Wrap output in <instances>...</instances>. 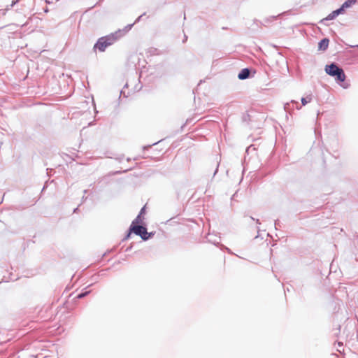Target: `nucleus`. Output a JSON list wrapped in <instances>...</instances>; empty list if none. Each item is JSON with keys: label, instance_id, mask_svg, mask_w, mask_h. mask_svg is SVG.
Returning <instances> with one entry per match:
<instances>
[{"label": "nucleus", "instance_id": "obj_1", "mask_svg": "<svg viewBox=\"0 0 358 358\" xmlns=\"http://www.w3.org/2000/svg\"><path fill=\"white\" fill-rule=\"evenodd\" d=\"M324 71L327 75L334 78L336 83L339 84L341 87L344 89L349 87L350 85L345 83L346 78L345 72L338 64L332 62L327 64L324 67Z\"/></svg>", "mask_w": 358, "mask_h": 358}, {"label": "nucleus", "instance_id": "obj_2", "mask_svg": "<svg viewBox=\"0 0 358 358\" xmlns=\"http://www.w3.org/2000/svg\"><path fill=\"white\" fill-rule=\"evenodd\" d=\"M120 35L121 31L119 30L109 35L100 37L94 45L93 50L96 52L98 50L99 52H104L108 47L113 45L120 37Z\"/></svg>", "mask_w": 358, "mask_h": 358}, {"label": "nucleus", "instance_id": "obj_3", "mask_svg": "<svg viewBox=\"0 0 358 358\" xmlns=\"http://www.w3.org/2000/svg\"><path fill=\"white\" fill-rule=\"evenodd\" d=\"M130 226L133 227V233L141 238L143 237L147 229L145 225L140 224V223L131 222Z\"/></svg>", "mask_w": 358, "mask_h": 358}, {"label": "nucleus", "instance_id": "obj_4", "mask_svg": "<svg viewBox=\"0 0 358 358\" xmlns=\"http://www.w3.org/2000/svg\"><path fill=\"white\" fill-rule=\"evenodd\" d=\"M252 71V70L250 68L242 69L238 74V78L241 80H246L250 77H252V76H254L255 71H253V74L251 75Z\"/></svg>", "mask_w": 358, "mask_h": 358}, {"label": "nucleus", "instance_id": "obj_5", "mask_svg": "<svg viewBox=\"0 0 358 358\" xmlns=\"http://www.w3.org/2000/svg\"><path fill=\"white\" fill-rule=\"evenodd\" d=\"M343 13H344V11L340 6L338 8L333 10L331 13H329L325 18L321 20L320 22L322 24L324 21L333 20L339 15Z\"/></svg>", "mask_w": 358, "mask_h": 358}, {"label": "nucleus", "instance_id": "obj_6", "mask_svg": "<svg viewBox=\"0 0 358 358\" xmlns=\"http://www.w3.org/2000/svg\"><path fill=\"white\" fill-rule=\"evenodd\" d=\"M329 39L328 38H323L318 43V50L325 51L328 48Z\"/></svg>", "mask_w": 358, "mask_h": 358}, {"label": "nucleus", "instance_id": "obj_7", "mask_svg": "<svg viewBox=\"0 0 358 358\" xmlns=\"http://www.w3.org/2000/svg\"><path fill=\"white\" fill-rule=\"evenodd\" d=\"M145 206H143L138 215H137V217L132 221V222H134V223H141L142 222L143 220L144 219V216L143 215L145 214Z\"/></svg>", "mask_w": 358, "mask_h": 358}, {"label": "nucleus", "instance_id": "obj_8", "mask_svg": "<svg viewBox=\"0 0 358 358\" xmlns=\"http://www.w3.org/2000/svg\"><path fill=\"white\" fill-rule=\"evenodd\" d=\"M358 0H346L341 6V8L345 12V9L351 8L357 3Z\"/></svg>", "mask_w": 358, "mask_h": 358}, {"label": "nucleus", "instance_id": "obj_9", "mask_svg": "<svg viewBox=\"0 0 358 358\" xmlns=\"http://www.w3.org/2000/svg\"><path fill=\"white\" fill-rule=\"evenodd\" d=\"M208 241L216 245L220 243V237L215 235L208 234L207 236Z\"/></svg>", "mask_w": 358, "mask_h": 358}, {"label": "nucleus", "instance_id": "obj_10", "mask_svg": "<svg viewBox=\"0 0 358 358\" xmlns=\"http://www.w3.org/2000/svg\"><path fill=\"white\" fill-rule=\"evenodd\" d=\"M155 235V232H148L147 229L145 230V234H143V237H141L142 240L144 241H146L149 240L150 238H152Z\"/></svg>", "mask_w": 358, "mask_h": 358}, {"label": "nucleus", "instance_id": "obj_11", "mask_svg": "<svg viewBox=\"0 0 358 358\" xmlns=\"http://www.w3.org/2000/svg\"><path fill=\"white\" fill-rule=\"evenodd\" d=\"M87 287H86V288H85V291H82L80 293H79V294L77 295L76 298H77V299H83V298H84V297L87 296L88 294H90V293L91 292V291H90V290H87Z\"/></svg>", "mask_w": 358, "mask_h": 358}, {"label": "nucleus", "instance_id": "obj_12", "mask_svg": "<svg viewBox=\"0 0 358 358\" xmlns=\"http://www.w3.org/2000/svg\"><path fill=\"white\" fill-rule=\"evenodd\" d=\"M133 233V227H131V226L129 227L126 235L124 236V237L122 238V241L124 242L127 240H128L130 236H131V234Z\"/></svg>", "mask_w": 358, "mask_h": 358}, {"label": "nucleus", "instance_id": "obj_13", "mask_svg": "<svg viewBox=\"0 0 358 358\" xmlns=\"http://www.w3.org/2000/svg\"><path fill=\"white\" fill-rule=\"evenodd\" d=\"M311 99V96L302 97L301 99L302 105H306L308 102H310Z\"/></svg>", "mask_w": 358, "mask_h": 358}, {"label": "nucleus", "instance_id": "obj_14", "mask_svg": "<svg viewBox=\"0 0 358 358\" xmlns=\"http://www.w3.org/2000/svg\"><path fill=\"white\" fill-rule=\"evenodd\" d=\"M19 0H13L12 1L11 3L9 6H7V9H9L10 8H13Z\"/></svg>", "mask_w": 358, "mask_h": 358}, {"label": "nucleus", "instance_id": "obj_15", "mask_svg": "<svg viewBox=\"0 0 358 358\" xmlns=\"http://www.w3.org/2000/svg\"><path fill=\"white\" fill-rule=\"evenodd\" d=\"M159 141H157V142H155V143H153L152 145H145L143 147V150H148L152 145H155L156 144H157Z\"/></svg>", "mask_w": 358, "mask_h": 358}, {"label": "nucleus", "instance_id": "obj_16", "mask_svg": "<svg viewBox=\"0 0 358 358\" xmlns=\"http://www.w3.org/2000/svg\"><path fill=\"white\" fill-rule=\"evenodd\" d=\"M274 225H275V229H278V227L280 226V222L278 220L275 221Z\"/></svg>", "mask_w": 358, "mask_h": 358}, {"label": "nucleus", "instance_id": "obj_17", "mask_svg": "<svg viewBox=\"0 0 358 358\" xmlns=\"http://www.w3.org/2000/svg\"><path fill=\"white\" fill-rule=\"evenodd\" d=\"M145 15V13H143L141 15H140L135 21V22H138L141 20V18Z\"/></svg>", "mask_w": 358, "mask_h": 358}, {"label": "nucleus", "instance_id": "obj_18", "mask_svg": "<svg viewBox=\"0 0 358 358\" xmlns=\"http://www.w3.org/2000/svg\"><path fill=\"white\" fill-rule=\"evenodd\" d=\"M219 164H219V163H217V167H216V169H215V171H214V173H213V176H215L216 175V173H217V171H218Z\"/></svg>", "mask_w": 358, "mask_h": 358}, {"label": "nucleus", "instance_id": "obj_19", "mask_svg": "<svg viewBox=\"0 0 358 358\" xmlns=\"http://www.w3.org/2000/svg\"><path fill=\"white\" fill-rule=\"evenodd\" d=\"M291 102H292V103H294V104H296V108H297V109H300V108H301V107H299V106H298L299 103H298L297 101H292Z\"/></svg>", "mask_w": 358, "mask_h": 358}, {"label": "nucleus", "instance_id": "obj_20", "mask_svg": "<svg viewBox=\"0 0 358 358\" xmlns=\"http://www.w3.org/2000/svg\"><path fill=\"white\" fill-rule=\"evenodd\" d=\"M250 219L252 220H255L256 223L257 224H260V222H259V219H255L253 217H250Z\"/></svg>", "mask_w": 358, "mask_h": 358}, {"label": "nucleus", "instance_id": "obj_21", "mask_svg": "<svg viewBox=\"0 0 358 358\" xmlns=\"http://www.w3.org/2000/svg\"><path fill=\"white\" fill-rule=\"evenodd\" d=\"M289 106V103H286L284 106V108L285 110H288V107Z\"/></svg>", "mask_w": 358, "mask_h": 358}, {"label": "nucleus", "instance_id": "obj_22", "mask_svg": "<svg viewBox=\"0 0 358 358\" xmlns=\"http://www.w3.org/2000/svg\"><path fill=\"white\" fill-rule=\"evenodd\" d=\"M87 199V197L85 196V195H83V197H82V199H81V202L82 203L85 202Z\"/></svg>", "mask_w": 358, "mask_h": 358}, {"label": "nucleus", "instance_id": "obj_23", "mask_svg": "<svg viewBox=\"0 0 358 358\" xmlns=\"http://www.w3.org/2000/svg\"><path fill=\"white\" fill-rule=\"evenodd\" d=\"M122 94H123L124 96H127L126 95H124V93L123 90H120V92L119 99H120V97H121V96H122Z\"/></svg>", "mask_w": 358, "mask_h": 358}, {"label": "nucleus", "instance_id": "obj_24", "mask_svg": "<svg viewBox=\"0 0 358 358\" xmlns=\"http://www.w3.org/2000/svg\"><path fill=\"white\" fill-rule=\"evenodd\" d=\"M78 210H79V206H78L77 208H74V210H73V213H78Z\"/></svg>", "mask_w": 358, "mask_h": 358}, {"label": "nucleus", "instance_id": "obj_25", "mask_svg": "<svg viewBox=\"0 0 358 358\" xmlns=\"http://www.w3.org/2000/svg\"><path fill=\"white\" fill-rule=\"evenodd\" d=\"M132 248V245H131L130 246H129L127 249H126V252H128L129 250H131Z\"/></svg>", "mask_w": 358, "mask_h": 358}, {"label": "nucleus", "instance_id": "obj_26", "mask_svg": "<svg viewBox=\"0 0 358 358\" xmlns=\"http://www.w3.org/2000/svg\"><path fill=\"white\" fill-rule=\"evenodd\" d=\"M187 40V36L186 35L184 36L182 42L185 43Z\"/></svg>", "mask_w": 358, "mask_h": 358}, {"label": "nucleus", "instance_id": "obj_27", "mask_svg": "<svg viewBox=\"0 0 358 358\" xmlns=\"http://www.w3.org/2000/svg\"><path fill=\"white\" fill-rule=\"evenodd\" d=\"M252 147V145H250L249 147L247 148L246 149V152H248L249 150Z\"/></svg>", "mask_w": 358, "mask_h": 358}, {"label": "nucleus", "instance_id": "obj_28", "mask_svg": "<svg viewBox=\"0 0 358 358\" xmlns=\"http://www.w3.org/2000/svg\"><path fill=\"white\" fill-rule=\"evenodd\" d=\"M87 192H88V190H87V189H85V190L83 191L84 195H85V194H87Z\"/></svg>", "mask_w": 358, "mask_h": 358}, {"label": "nucleus", "instance_id": "obj_29", "mask_svg": "<svg viewBox=\"0 0 358 358\" xmlns=\"http://www.w3.org/2000/svg\"><path fill=\"white\" fill-rule=\"evenodd\" d=\"M132 26H133V24H129L127 27H128L129 29H131Z\"/></svg>", "mask_w": 358, "mask_h": 358}, {"label": "nucleus", "instance_id": "obj_30", "mask_svg": "<svg viewBox=\"0 0 358 358\" xmlns=\"http://www.w3.org/2000/svg\"><path fill=\"white\" fill-rule=\"evenodd\" d=\"M338 346H343V344L340 342L338 343Z\"/></svg>", "mask_w": 358, "mask_h": 358}]
</instances>
